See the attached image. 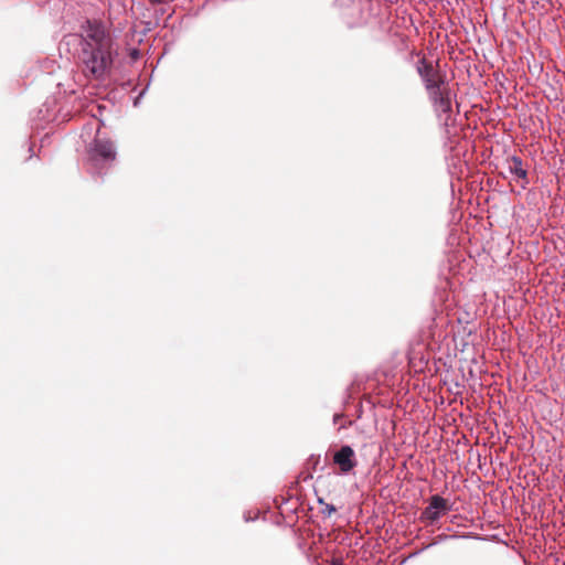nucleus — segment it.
Here are the masks:
<instances>
[{
    "label": "nucleus",
    "mask_w": 565,
    "mask_h": 565,
    "mask_svg": "<svg viewBox=\"0 0 565 565\" xmlns=\"http://www.w3.org/2000/svg\"><path fill=\"white\" fill-rule=\"evenodd\" d=\"M88 164L93 174L102 175L103 170L108 168L116 160V148L111 140L95 138L89 145Z\"/></svg>",
    "instance_id": "nucleus-2"
},
{
    "label": "nucleus",
    "mask_w": 565,
    "mask_h": 565,
    "mask_svg": "<svg viewBox=\"0 0 565 565\" xmlns=\"http://www.w3.org/2000/svg\"><path fill=\"white\" fill-rule=\"evenodd\" d=\"M114 43L104 26L87 20L79 36L78 61L86 77L104 79L114 63Z\"/></svg>",
    "instance_id": "nucleus-1"
},
{
    "label": "nucleus",
    "mask_w": 565,
    "mask_h": 565,
    "mask_svg": "<svg viewBox=\"0 0 565 565\" xmlns=\"http://www.w3.org/2000/svg\"><path fill=\"white\" fill-rule=\"evenodd\" d=\"M428 98L438 119L448 126L452 113V94L448 84L428 93Z\"/></svg>",
    "instance_id": "nucleus-3"
},
{
    "label": "nucleus",
    "mask_w": 565,
    "mask_h": 565,
    "mask_svg": "<svg viewBox=\"0 0 565 565\" xmlns=\"http://www.w3.org/2000/svg\"><path fill=\"white\" fill-rule=\"evenodd\" d=\"M333 462L340 467L342 473L350 472L355 466V454L351 446H342L333 455Z\"/></svg>",
    "instance_id": "nucleus-6"
},
{
    "label": "nucleus",
    "mask_w": 565,
    "mask_h": 565,
    "mask_svg": "<svg viewBox=\"0 0 565 565\" xmlns=\"http://www.w3.org/2000/svg\"><path fill=\"white\" fill-rule=\"evenodd\" d=\"M509 172L514 175L516 180H522V188L525 189L529 184L527 171L523 168V161L518 156H512L508 159Z\"/></svg>",
    "instance_id": "nucleus-7"
},
{
    "label": "nucleus",
    "mask_w": 565,
    "mask_h": 565,
    "mask_svg": "<svg viewBox=\"0 0 565 565\" xmlns=\"http://www.w3.org/2000/svg\"><path fill=\"white\" fill-rule=\"evenodd\" d=\"M416 68L427 90V94L438 87H443L448 84L446 82V75L443 74L437 66H434L430 62H427L426 58H420L417 62Z\"/></svg>",
    "instance_id": "nucleus-4"
},
{
    "label": "nucleus",
    "mask_w": 565,
    "mask_h": 565,
    "mask_svg": "<svg viewBox=\"0 0 565 565\" xmlns=\"http://www.w3.org/2000/svg\"><path fill=\"white\" fill-rule=\"evenodd\" d=\"M450 510V505L447 500L438 494L430 498L429 504L424 509L420 515V520L435 523L441 515Z\"/></svg>",
    "instance_id": "nucleus-5"
},
{
    "label": "nucleus",
    "mask_w": 565,
    "mask_h": 565,
    "mask_svg": "<svg viewBox=\"0 0 565 565\" xmlns=\"http://www.w3.org/2000/svg\"><path fill=\"white\" fill-rule=\"evenodd\" d=\"M318 503L322 507L321 514L326 518H330L332 513L337 511V508L333 504L324 502L321 498L318 499Z\"/></svg>",
    "instance_id": "nucleus-8"
}]
</instances>
